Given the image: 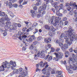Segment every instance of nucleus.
Listing matches in <instances>:
<instances>
[{
    "label": "nucleus",
    "instance_id": "nucleus-15",
    "mask_svg": "<svg viewBox=\"0 0 77 77\" xmlns=\"http://www.w3.org/2000/svg\"><path fill=\"white\" fill-rule=\"evenodd\" d=\"M35 37L34 35L30 36V38H29V42H32L33 41V39H35Z\"/></svg>",
    "mask_w": 77,
    "mask_h": 77
},
{
    "label": "nucleus",
    "instance_id": "nucleus-37",
    "mask_svg": "<svg viewBox=\"0 0 77 77\" xmlns=\"http://www.w3.org/2000/svg\"><path fill=\"white\" fill-rule=\"evenodd\" d=\"M57 73H58V75H61V74H62V72L61 71H58L57 72Z\"/></svg>",
    "mask_w": 77,
    "mask_h": 77
},
{
    "label": "nucleus",
    "instance_id": "nucleus-59",
    "mask_svg": "<svg viewBox=\"0 0 77 77\" xmlns=\"http://www.w3.org/2000/svg\"><path fill=\"white\" fill-rule=\"evenodd\" d=\"M73 13L75 15H77V10H75V11H74L73 12Z\"/></svg>",
    "mask_w": 77,
    "mask_h": 77
},
{
    "label": "nucleus",
    "instance_id": "nucleus-9",
    "mask_svg": "<svg viewBox=\"0 0 77 77\" xmlns=\"http://www.w3.org/2000/svg\"><path fill=\"white\" fill-rule=\"evenodd\" d=\"M0 16L5 17V20H7V21H10L11 20L9 18H8V15L5 14V12H2L1 11H0Z\"/></svg>",
    "mask_w": 77,
    "mask_h": 77
},
{
    "label": "nucleus",
    "instance_id": "nucleus-5",
    "mask_svg": "<svg viewBox=\"0 0 77 77\" xmlns=\"http://www.w3.org/2000/svg\"><path fill=\"white\" fill-rule=\"evenodd\" d=\"M23 68H20L19 69H15L13 70V72L11 73L10 75L11 76H12V75H14V74H20V72H22L23 71Z\"/></svg>",
    "mask_w": 77,
    "mask_h": 77
},
{
    "label": "nucleus",
    "instance_id": "nucleus-36",
    "mask_svg": "<svg viewBox=\"0 0 77 77\" xmlns=\"http://www.w3.org/2000/svg\"><path fill=\"white\" fill-rule=\"evenodd\" d=\"M13 7H14L15 8H17V7H18V4H17L14 3L13 4Z\"/></svg>",
    "mask_w": 77,
    "mask_h": 77
},
{
    "label": "nucleus",
    "instance_id": "nucleus-60",
    "mask_svg": "<svg viewBox=\"0 0 77 77\" xmlns=\"http://www.w3.org/2000/svg\"><path fill=\"white\" fill-rule=\"evenodd\" d=\"M60 13H59V10H57L56 12V14L57 15H58Z\"/></svg>",
    "mask_w": 77,
    "mask_h": 77
},
{
    "label": "nucleus",
    "instance_id": "nucleus-24",
    "mask_svg": "<svg viewBox=\"0 0 77 77\" xmlns=\"http://www.w3.org/2000/svg\"><path fill=\"white\" fill-rule=\"evenodd\" d=\"M63 55V53L60 52H59V58H62V56Z\"/></svg>",
    "mask_w": 77,
    "mask_h": 77
},
{
    "label": "nucleus",
    "instance_id": "nucleus-55",
    "mask_svg": "<svg viewBox=\"0 0 77 77\" xmlns=\"http://www.w3.org/2000/svg\"><path fill=\"white\" fill-rule=\"evenodd\" d=\"M71 7H69L67 8V10L69 11H70V10H71Z\"/></svg>",
    "mask_w": 77,
    "mask_h": 77
},
{
    "label": "nucleus",
    "instance_id": "nucleus-14",
    "mask_svg": "<svg viewBox=\"0 0 77 77\" xmlns=\"http://www.w3.org/2000/svg\"><path fill=\"white\" fill-rule=\"evenodd\" d=\"M47 63H48L45 62L44 63L43 62L41 61L40 63V65L41 67L43 68V67H44L45 66V64H47Z\"/></svg>",
    "mask_w": 77,
    "mask_h": 77
},
{
    "label": "nucleus",
    "instance_id": "nucleus-63",
    "mask_svg": "<svg viewBox=\"0 0 77 77\" xmlns=\"http://www.w3.org/2000/svg\"><path fill=\"white\" fill-rule=\"evenodd\" d=\"M33 9L34 11H36L37 9V7L36 6H34L33 8Z\"/></svg>",
    "mask_w": 77,
    "mask_h": 77
},
{
    "label": "nucleus",
    "instance_id": "nucleus-47",
    "mask_svg": "<svg viewBox=\"0 0 77 77\" xmlns=\"http://www.w3.org/2000/svg\"><path fill=\"white\" fill-rule=\"evenodd\" d=\"M48 59H49V60H51L53 59V57L51 56H50L48 58Z\"/></svg>",
    "mask_w": 77,
    "mask_h": 77
},
{
    "label": "nucleus",
    "instance_id": "nucleus-30",
    "mask_svg": "<svg viewBox=\"0 0 77 77\" xmlns=\"http://www.w3.org/2000/svg\"><path fill=\"white\" fill-rule=\"evenodd\" d=\"M53 0H47V1L46 2L47 5L48 4V3H52L53 2Z\"/></svg>",
    "mask_w": 77,
    "mask_h": 77
},
{
    "label": "nucleus",
    "instance_id": "nucleus-21",
    "mask_svg": "<svg viewBox=\"0 0 77 77\" xmlns=\"http://www.w3.org/2000/svg\"><path fill=\"white\" fill-rule=\"evenodd\" d=\"M27 74H28L27 72H21L20 73V75L22 76H26Z\"/></svg>",
    "mask_w": 77,
    "mask_h": 77
},
{
    "label": "nucleus",
    "instance_id": "nucleus-25",
    "mask_svg": "<svg viewBox=\"0 0 77 77\" xmlns=\"http://www.w3.org/2000/svg\"><path fill=\"white\" fill-rule=\"evenodd\" d=\"M51 39L50 38H45V39L44 41L46 43H49V41H51Z\"/></svg>",
    "mask_w": 77,
    "mask_h": 77
},
{
    "label": "nucleus",
    "instance_id": "nucleus-33",
    "mask_svg": "<svg viewBox=\"0 0 77 77\" xmlns=\"http://www.w3.org/2000/svg\"><path fill=\"white\" fill-rule=\"evenodd\" d=\"M46 77H49L50 75V72L49 71H48L47 72V73L46 74Z\"/></svg>",
    "mask_w": 77,
    "mask_h": 77
},
{
    "label": "nucleus",
    "instance_id": "nucleus-17",
    "mask_svg": "<svg viewBox=\"0 0 77 77\" xmlns=\"http://www.w3.org/2000/svg\"><path fill=\"white\" fill-rule=\"evenodd\" d=\"M6 4L7 5H8L10 8H11L12 7V4L11 2H8V1L6 2Z\"/></svg>",
    "mask_w": 77,
    "mask_h": 77
},
{
    "label": "nucleus",
    "instance_id": "nucleus-4",
    "mask_svg": "<svg viewBox=\"0 0 77 77\" xmlns=\"http://www.w3.org/2000/svg\"><path fill=\"white\" fill-rule=\"evenodd\" d=\"M11 67V65H9V63L7 61H5V62H3L2 65L0 66V71H3L5 70V68H9Z\"/></svg>",
    "mask_w": 77,
    "mask_h": 77
},
{
    "label": "nucleus",
    "instance_id": "nucleus-56",
    "mask_svg": "<svg viewBox=\"0 0 77 77\" xmlns=\"http://www.w3.org/2000/svg\"><path fill=\"white\" fill-rule=\"evenodd\" d=\"M12 38L14 39H17L16 35H13L12 37Z\"/></svg>",
    "mask_w": 77,
    "mask_h": 77
},
{
    "label": "nucleus",
    "instance_id": "nucleus-43",
    "mask_svg": "<svg viewBox=\"0 0 77 77\" xmlns=\"http://www.w3.org/2000/svg\"><path fill=\"white\" fill-rule=\"evenodd\" d=\"M38 42L37 41H35L33 43V44L34 45H36L37 44H38Z\"/></svg>",
    "mask_w": 77,
    "mask_h": 77
},
{
    "label": "nucleus",
    "instance_id": "nucleus-31",
    "mask_svg": "<svg viewBox=\"0 0 77 77\" xmlns=\"http://www.w3.org/2000/svg\"><path fill=\"white\" fill-rule=\"evenodd\" d=\"M40 56V51H38V56H37V55L36 54H35V56H34V58L35 59H36V57H39Z\"/></svg>",
    "mask_w": 77,
    "mask_h": 77
},
{
    "label": "nucleus",
    "instance_id": "nucleus-26",
    "mask_svg": "<svg viewBox=\"0 0 77 77\" xmlns=\"http://www.w3.org/2000/svg\"><path fill=\"white\" fill-rule=\"evenodd\" d=\"M72 63V65H74V66L75 65V63H76V61H72L71 60L69 61V64H71V63Z\"/></svg>",
    "mask_w": 77,
    "mask_h": 77
},
{
    "label": "nucleus",
    "instance_id": "nucleus-62",
    "mask_svg": "<svg viewBox=\"0 0 77 77\" xmlns=\"http://www.w3.org/2000/svg\"><path fill=\"white\" fill-rule=\"evenodd\" d=\"M69 5L70 6H73V5H74V4H73L72 2H70Z\"/></svg>",
    "mask_w": 77,
    "mask_h": 77
},
{
    "label": "nucleus",
    "instance_id": "nucleus-58",
    "mask_svg": "<svg viewBox=\"0 0 77 77\" xmlns=\"http://www.w3.org/2000/svg\"><path fill=\"white\" fill-rule=\"evenodd\" d=\"M67 20V18L66 17H64L63 18V21H66Z\"/></svg>",
    "mask_w": 77,
    "mask_h": 77
},
{
    "label": "nucleus",
    "instance_id": "nucleus-39",
    "mask_svg": "<svg viewBox=\"0 0 77 77\" xmlns=\"http://www.w3.org/2000/svg\"><path fill=\"white\" fill-rule=\"evenodd\" d=\"M68 72L69 74H72L73 73V71H72V70L70 69L68 71Z\"/></svg>",
    "mask_w": 77,
    "mask_h": 77
},
{
    "label": "nucleus",
    "instance_id": "nucleus-51",
    "mask_svg": "<svg viewBox=\"0 0 77 77\" xmlns=\"http://www.w3.org/2000/svg\"><path fill=\"white\" fill-rule=\"evenodd\" d=\"M56 72H55V70H52V71L51 72V73L52 74H54Z\"/></svg>",
    "mask_w": 77,
    "mask_h": 77
},
{
    "label": "nucleus",
    "instance_id": "nucleus-19",
    "mask_svg": "<svg viewBox=\"0 0 77 77\" xmlns=\"http://www.w3.org/2000/svg\"><path fill=\"white\" fill-rule=\"evenodd\" d=\"M9 27L10 30H16L17 29V28L16 27H14L13 25H11L9 26Z\"/></svg>",
    "mask_w": 77,
    "mask_h": 77
},
{
    "label": "nucleus",
    "instance_id": "nucleus-2",
    "mask_svg": "<svg viewBox=\"0 0 77 77\" xmlns=\"http://www.w3.org/2000/svg\"><path fill=\"white\" fill-rule=\"evenodd\" d=\"M5 21H7V22H6V24L7 25H6L5 26V28L6 29H9V26L11 24V22H9V21L10 20H5L4 19V20L3 19V18H2V19H1L0 20V22L1 23V26L2 27H3L4 26H5Z\"/></svg>",
    "mask_w": 77,
    "mask_h": 77
},
{
    "label": "nucleus",
    "instance_id": "nucleus-40",
    "mask_svg": "<svg viewBox=\"0 0 77 77\" xmlns=\"http://www.w3.org/2000/svg\"><path fill=\"white\" fill-rule=\"evenodd\" d=\"M8 13L11 15V16L12 17H14V15H13L14 14L12 12L9 11Z\"/></svg>",
    "mask_w": 77,
    "mask_h": 77
},
{
    "label": "nucleus",
    "instance_id": "nucleus-44",
    "mask_svg": "<svg viewBox=\"0 0 77 77\" xmlns=\"http://www.w3.org/2000/svg\"><path fill=\"white\" fill-rule=\"evenodd\" d=\"M34 48L33 47V45H31L29 48V49H30V50H33V49Z\"/></svg>",
    "mask_w": 77,
    "mask_h": 77
},
{
    "label": "nucleus",
    "instance_id": "nucleus-6",
    "mask_svg": "<svg viewBox=\"0 0 77 77\" xmlns=\"http://www.w3.org/2000/svg\"><path fill=\"white\" fill-rule=\"evenodd\" d=\"M54 20V21L55 23H59L60 21H61V18L60 17H56L54 16H52V18L51 19V23H53Z\"/></svg>",
    "mask_w": 77,
    "mask_h": 77
},
{
    "label": "nucleus",
    "instance_id": "nucleus-34",
    "mask_svg": "<svg viewBox=\"0 0 77 77\" xmlns=\"http://www.w3.org/2000/svg\"><path fill=\"white\" fill-rule=\"evenodd\" d=\"M73 7H74V8H75V9L77 10V5H76V3L74 2L73 5Z\"/></svg>",
    "mask_w": 77,
    "mask_h": 77
},
{
    "label": "nucleus",
    "instance_id": "nucleus-45",
    "mask_svg": "<svg viewBox=\"0 0 77 77\" xmlns=\"http://www.w3.org/2000/svg\"><path fill=\"white\" fill-rule=\"evenodd\" d=\"M51 50L50 51V52H51H51H54V51L55 50L54 49V48H52L51 47Z\"/></svg>",
    "mask_w": 77,
    "mask_h": 77
},
{
    "label": "nucleus",
    "instance_id": "nucleus-13",
    "mask_svg": "<svg viewBox=\"0 0 77 77\" xmlns=\"http://www.w3.org/2000/svg\"><path fill=\"white\" fill-rule=\"evenodd\" d=\"M40 57L41 58H44L45 57V54H44V51H42L40 53Z\"/></svg>",
    "mask_w": 77,
    "mask_h": 77
},
{
    "label": "nucleus",
    "instance_id": "nucleus-29",
    "mask_svg": "<svg viewBox=\"0 0 77 77\" xmlns=\"http://www.w3.org/2000/svg\"><path fill=\"white\" fill-rule=\"evenodd\" d=\"M42 72L43 74L45 75V74L47 73V70H46L44 68L42 70Z\"/></svg>",
    "mask_w": 77,
    "mask_h": 77
},
{
    "label": "nucleus",
    "instance_id": "nucleus-3",
    "mask_svg": "<svg viewBox=\"0 0 77 77\" xmlns=\"http://www.w3.org/2000/svg\"><path fill=\"white\" fill-rule=\"evenodd\" d=\"M47 8V5L45 4V3H43L42 5L39 8L38 13L39 14H41L42 12V15H44L45 13H46V11H45L43 10H45Z\"/></svg>",
    "mask_w": 77,
    "mask_h": 77
},
{
    "label": "nucleus",
    "instance_id": "nucleus-23",
    "mask_svg": "<svg viewBox=\"0 0 77 77\" xmlns=\"http://www.w3.org/2000/svg\"><path fill=\"white\" fill-rule=\"evenodd\" d=\"M54 54H55L56 56V61H57L59 59V56L58 54L57 53H54Z\"/></svg>",
    "mask_w": 77,
    "mask_h": 77
},
{
    "label": "nucleus",
    "instance_id": "nucleus-8",
    "mask_svg": "<svg viewBox=\"0 0 77 77\" xmlns=\"http://www.w3.org/2000/svg\"><path fill=\"white\" fill-rule=\"evenodd\" d=\"M55 31L56 29L54 28L53 26H51L50 28V32H49V35L51 36V35H54L55 34Z\"/></svg>",
    "mask_w": 77,
    "mask_h": 77
},
{
    "label": "nucleus",
    "instance_id": "nucleus-28",
    "mask_svg": "<svg viewBox=\"0 0 77 77\" xmlns=\"http://www.w3.org/2000/svg\"><path fill=\"white\" fill-rule=\"evenodd\" d=\"M60 8H59V10L60 9H63V3L61 4L60 5Z\"/></svg>",
    "mask_w": 77,
    "mask_h": 77
},
{
    "label": "nucleus",
    "instance_id": "nucleus-18",
    "mask_svg": "<svg viewBox=\"0 0 77 77\" xmlns=\"http://www.w3.org/2000/svg\"><path fill=\"white\" fill-rule=\"evenodd\" d=\"M7 31H8V29H7V28L6 29L5 28L4 29V32H3V34L4 36H5L7 35Z\"/></svg>",
    "mask_w": 77,
    "mask_h": 77
},
{
    "label": "nucleus",
    "instance_id": "nucleus-41",
    "mask_svg": "<svg viewBox=\"0 0 77 77\" xmlns=\"http://www.w3.org/2000/svg\"><path fill=\"white\" fill-rule=\"evenodd\" d=\"M13 25H14V27H16V28H17V27L18 26V24H17L16 23H13Z\"/></svg>",
    "mask_w": 77,
    "mask_h": 77
},
{
    "label": "nucleus",
    "instance_id": "nucleus-48",
    "mask_svg": "<svg viewBox=\"0 0 77 77\" xmlns=\"http://www.w3.org/2000/svg\"><path fill=\"white\" fill-rule=\"evenodd\" d=\"M41 36L38 37L37 38V41H41Z\"/></svg>",
    "mask_w": 77,
    "mask_h": 77
},
{
    "label": "nucleus",
    "instance_id": "nucleus-11",
    "mask_svg": "<svg viewBox=\"0 0 77 77\" xmlns=\"http://www.w3.org/2000/svg\"><path fill=\"white\" fill-rule=\"evenodd\" d=\"M23 35V33H22V32L21 31H19L18 32V34H17L16 35V38H19V39H20L21 41L22 39H21V36Z\"/></svg>",
    "mask_w": 77,
    "mask_h": 77
},
{
    "label": "nucleus",
    "instance_id": "nucleus-53",
    "mask_svg": "<svg viewBox=\"0 0 77 77\" xmlns=\"http://www.w3.org/2000/svg\"><path fill=\"white\" fill-rule=\"evenodd\" d=\"M52 5H58V3H57V2H54V3H53L52 4V3H51Z\"/></svg>",
    "mask_w": 77,
    "mask_h": 77
},
{
    "label": "nucleus",
    "instance_id": "nucleus-54",
    "mask_svg": "<svg viewBox=\"0 0 77 77\" xmlns=\"http://www.w3.org/2000/svg\"><path fill=\"white\" fill-rule=\"evenodd\" d=\"M23 2V0H19V4H21Z\"/></svg>",
    "mask_w": 77,
    "mask_h": 77
},
{
    "label": "nucleus",
    "instance_id": "nucleus-50",
    "mask_svg": "<svg viewBox=\"0 0 77 77\" xmlns=\"http://www.w3.org/2000/svg\"><path fill=\"white\" fill-rule=\"evenodd\" d=\"M73 51V49H72V48H71L69 49V51L70 53H71V52H72Z\"/></svg>",
    "mask_w": 77,
    "mask_h": 77
},
{
    "label": "nucleus",
    "instance_id": "nucleus-10",
    "mask_svg": "<svg viewBox=\"0 0 77 77\" xmlns=\"http://www.w3.org/2000/svg\"><path fill=\"white\" fill-rule=\"evenodd\" d=\"M63 25V23L61 22H60L59 23L58 22L57 23H54V26H55L56 27L59 29H62Z\"/></svg>",
    "mask_w": 77,
    "mask_h": 77
},
{
    "label": "nucleus",
    "instance_id": "nucleus-49",
    "mask_svg": "<svg viewBox=\"0 0 77 77\" xmlns=\"http://www.w3.org/2000/svg\"><path fill=\"white\" fill-rule=\"evenodd\" d=\"M59 45L60 47H63V44L62 43H60L59 44Z\"/></svg>",
    "mask_w": 77,
    "mask_h": 77
},
{
    "label": "nucleus",
    "instance_id": "nucleus-57",
    "mask_svg": "<svg viewBox=\"0 0 77 77\" xmlns=\"http://www.w3.org/2000/svg\"><path fill=\"white\" fill-rule=\"evenodd\" d=\"M73 13L74 12L72 11H70L69 13V15H72Z\"/></svg>",
    "mask_w": 77,
    "mask_h": 77
},
{
    "label": "nucleus",
    "instance_id": "nucleus-42",
    "mask_svg": "<svg viewBox=\"0 0 77 77\" xmlns=\"http://www.w3.org/2000/svg\"><path fill=\"white\" fill-rule=\"evenodd\" d=\"M27 36L23 35L22 36H21V38H22V39H24L25 38H27Z\"/></svg>",
    "mask_w": 77,
    "mask_h": 77
},
{
    "label": "nucleus",
    "instance_id": "nucleus-1",
    "mask_svg": "<svg viewBox=\"0 0 77 77\" xmlns=\"http://www.w3.org/2000/svg\"><path fill=\"white\" fill-rule=\"evenodd\" d=\"M73 30L71 28L69 29V30L67 31V35L69 39L67 38L66 40V42L67 43V44H65L64 45V47L66 48H68V44L69 45H71L72 44V41H75V40L77 39V35H75L72 33Z\"/></svg>",
    "mask_w": 77,
    "mask_h": 77
},
{
    "label": "nucleus",
    "instance_id": "nucleus-12",
    "mask_svg": "<svg viewBox=\"0 0 77 77\" xmlns=\"http://www.w3.org/2000/svg\"><path fill=\"white\" fill-rule=\"evenodd\" d=\"M70 66H66V69L67 71H69L70 69H72L74 68V70H76L77 69V67L75 66L74 67H72V65L71 64H70Z\"/></svg>",
    "mask_w": 77,
    "mask_h": 77
},
{
    "label": "nucleus",
    "instance_id": "nucleus-16",
    "mask_svg": "<svg viewBox=\"0 0 77 77\" xmlns=\"http://www.w3.org/2000/svg\"><path fill=\"white\" fill-rule=\"evenodd\" d=\"M8 63H9V65H13V66L14 67H15L16 66V63H15V62H13L12 60H11L10 62V63L8 62Z\"/></svg>",
    "mask_w": 77,
    "mask_h": 77
},
{
    "label": "nucleus",
    "instance_id": "nucleus-27",
    "mask_svg": "<svg viewBox=\"0 0 77 77\" xmlns=\"http://www.w3.org/2000/svg\"><path fill=\"white\" fill-rule=\"evenodd\" d=\"M45 29H46V30H50V26L48 25H45Z\"/></svg>",
    "mask_w": 77,
    "mask_h": 77
},
{
    "label": "nucleus",
    "instance_id": "nucleus-61",
    "mask_svg": "<svg viewBox=\"0 0 77 77\" xmlns=\"http://www.w3.org/2000/svg\"><path fill=\"white\" fill-rule=\"evenodd\" d=\"M59 50H60V48H58L56 49V51H57V52L59 51Z\"/></svg>",
    "mask_w": 77,
    "mask_h": 77
},
{
    "label": "nucleus",
    "instance_id": "nucleus-20",
    "mask_svg": "<svg viewBox=\"0 0 77 77\" xmlns=\"http://www.w3.org/2000/svg\"><path fill=\"white\" fill-rule=\"evenodd\" d=\"M61 38H64V39H67V36H65V34L64 33H62L60 35Z\"/></svg>",
    "mask_w": 77,
    "mask_h": 77
},
{
    "label": "nucleus",
    "instance_id": "nucleus-52",
    "mask_svg": "<svg viewBox=\"0 0 77 77\" xmlns=\"http://www.w3.org/2000/svg\"><path fill=\"white\" fill-rule=\"evenodd\" d=\"M58 8H59V6H55V10L56 11H57V10H58V9L59 10V9Z\"/></svg>",
    "mask_w": 77,
    "mask_h": 77
},
{
    "label": "nucleus",
    "instance_id": "nucleus-35",
    "mask_svg": "<svg viewBox=\"0 0 77 77\" xmlns=\"http://www.w3.org/2000/svg\"><path fill=\"white\" fill-rule=\"evenodd\" d=\"M37 26H38V23H35L32 25V27H36Z\"/></svg>",
    "mask_w": 77,
    "mask_h": 77
},
{
    "label": "nucleus",
    "instance_id": "nucleus-64",
    "mask_svg": "<svg viewBox=\"0 0 77 77\" xmlns=\"http://www.w3.org/2000/svg\"><path fill=\"white\" fill-rule=\"evenodd\" d=\"M68 23V21H66L65 22L64 24L65 25H67V24Z\"/></svg>",
    "mask_w": 77,
    "mask_h": 77
},
{
    "label": "nucleus",
    "instance_id": "nucleus-32",
    "mask_svg": "<svg viewBox=\"0 0 77 77\" xmlns=\"http://www.w3.org/2000/svg\"><path fill=\"white\" fill-rule=\"evenodd\" d=\"M61 49L63 52H65L66 50V48H64V46H63L61 48Z\"/></svg>",
    "mask_w": 77,
    "mask_h": 77
},
{
    "label": "nucleus",
    "instance_id": "nucleus-22",
    "mask_svg": "<svg viewBox=\"0 0 77 77\" xmlns=\"http://www.w3.org/2000/svg\"><path fill=\"white\" fill-rule=\"evenodd\" d=\"M65 54H66V57H68L69 56V52L68 51H66L65 52Z\"/></svg>",
    "mask_w": 77,
    "mask_h": 77
},
{
    "label": "nucleus",
    "instance_id": "nucleus-46",
    "mask_svg": "<svg viewBox=\"0 0 77 77\" xmlns=\"http://www.w3.org/2000/svg\"><path fill=\"white\" fill-rule=\"evenodd\" d=\"M17 0H9L10 2H11L12 3H15V2H16V1Z\"/></svg>",
    "mask_w": 77,
    "mask_h": 77
},
{
    "label": "nucleus",
    "instance_id": "nucleus-38",
    "mask_svg": "<svg viewBox=\"0 0 77 77\" xmlns=\"http://www.w3.org/2000/svg\"><path fill=\"white\" fill-rule=\"evenodd\" d=\"M51 47V45L50 44H48L47 45V50H48V49L50 48Z\"/></svg>",
    "mask_w": 77,
    "mask_h": 77
},
{
    "label": "nucleus",
    "instance_id": "nucleus-7",
    "mask_svg": "<svg viewBox=\"0 0 77 77\" xmlns=\"http://www.w3.org/2000/svg\"><path fill=\"white\" fill-rule=\"evenodd\" d=\"M30 13L31 14V16L33 18H34V17H36L37 18H39L41 17V16L39 14H38V12L37 11H34L33 10H31L30 11Z\"/></svg>",
    "mask_w": 77,
    "mask_h": 77
}]
</instances>
